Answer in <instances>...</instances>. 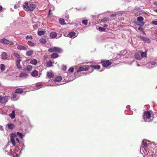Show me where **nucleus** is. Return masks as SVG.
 Returning <instances> with one entry per match:
<instances>
[{
  "instance_id": "obj_7",
  "label": "nucleus",
  "mask_w": 157,
  "mask_h": 157,
  "mask_svg": "<svg viewBox=\"0 0 157 157\" xmlns=\"http://www.w3.org/2000/svg\"><path fill=\"white\" fill-rule=\"evenodd\" d=\"M21 59H18L16 62V66L18 69H21L22 68L20 64V62L21 61Z\"/></svg>"
},
{
  "instance_id": "obj_41",
  "label": "nucleus",
  "mask_w": 157,
  "mask_h": 157,
  "mask_svg": "<svg viewBox=\"0 0 157 157\" xmlns=\"http://www.w3.org/2000/svg\"><path fill=\"white\" fill-rule=\"evenodd\" d=\"M17 134L21 138H23V135L22 133L19 132H17Z\"/></svg>"
},
{
  "instance_id": "obj_34",
  "label": "nucleus",
  "mask_w": 157,
  "mask_h": 157,
  "mask_svg": "<svg viewBox=\"0 0 157 157\" xmlns=\"http://www.w3.org/2000/svg\"><path fill=\"white\" fill-rule=\"evenodd\" d=\"M11 142L12 144L13 145L15 146V143L13 137H11L10 138Z\"/></svg>"
},
{
  "instance_id": "obj_50",
  "label": "nucleus",
  "mask_w": 157,
  "mask_h": 157,
  "mask_svg": "<svg viewBox=\"0 0 157 157\" xmlns=\"http://www.w3.org/2000/svg\"><path fill=\"white\" fill-rule=\"evenodd\" d=\"M65 17L66 18H69V15L67 14V13H66L65 14Z\"/></svg>"
},
{
  "instance_id": "obj_59",
  "label": "nucleus",
  "mask_w": 157,
  "mask_h": 157,
  "mask_svg": "<svg viewBox=\"0 0 157 157\" xmlns=\"http://www.w3.org/2000/svg\"><path fill=\"white\" fill-rule=\"evenodd\" d=\"M16 140L17 141H18V142L19 141V139H18V138H17V139H16Z\"/></svg>"
},
{
  "instance_id": "obj_21",
  "label": "nucleus",
  "mask_w": 157,
  "mask_h": 157,
  "mask_svg": "<svg viewBox=\"0 0 157 157\" xmlns=\"http://www.w3.org/2000/svg\"><path fill=\"white\" fill-rule=\"evenodd\" d=\"M58 54L56 53H53L51 55V57L52 58H56L58 57Z\"/></svg>"
},
{
  "instance_id": "obj_19",
  "label": "nucleus",
  "mask_w": 157,
  "mask_h": 157,
  "mask_svg": "<svg viewBox=\"0 0 157 157\" xmlns=\"http://www.w3.org/2000/svg\"><path fill=\"white\" fill-rule=\"evenodd\" d=\"M7 57V53L5 52L2 53L1 58L2 59H5Z\"/></svg>"
},
{
  "instance_id": "obj_47",
  "label": "nucleus",
  "mask_w": 157,
  "mask_h": 157,
  "mask_svg": "<svg viewBox=\"0 0 157 157\" xmlns=\"http://www.w3.org/2000/svg\"><path fill=\"white\" fill-rule=\"evenodd\" d=\"M152 23L155 25H157V21H152Z\"/></svg>"
},
{
  "instance_id": "obj_51",
  "label": "nucleus",
  "mask_w": 157,
  "mask_h": 157,
  "mask_svg": "<svg viewBox=\"0 0 157 157\" xmlns=\"http://www.w3.org/2000/svg\"><path fill=\"white\" fill-rule=\"evenodd\" d=\"M155 62H151V64H152V65H155Z\"/></svg>"
},
{
  "instance_id": "obj_1",
  "label": "nucleus",
  "mask_w": 157,
  "mask_h": 157,
  "mask_svg": "<svg viewBox=\"0 0 157 157\" xmlns=\"http://www.w3.org/2000/svg\"><path fill=\"white\" fill-rule=\"evenodd\" d=\"M36 6L37 5L36 4L33 3H31L29 5L28 2H25L23 7L24 9H26L25 10L27 11H32L36 8Z\"/></svg>"
},
{
  "instance_id": "obj_53",
  "label": "nucleus",
  "mask_w": 157,
  "mask_h": 157,
  "mask_svg": "<svg viewBox=\"0 0 157 157\" xmlns=\"http://www.w3.org/2000/svg\"><path fill=\"white\" fill-rule=\"evenodd\" d=\"M138 29L139 30H141L143 29V28L140 27H139L138 28Z\"/></svg>"
},
{
  "instance_id": "obj_10",
  "label": "nucleus",
  "mask_w": 157,
  "mask_h": 157,
  "mask_svg": "<svg viewBox=\"0 0 157 157\" xmlns=\"http://www.w3.org/2000/svg\"><path fill=\"white\" fill-rule=\"evenodd\" d=\"M76 33L74 32H71L67 36L71 38H74L76 37L75 35Z\"/></svg>"
},
{
  "instance_id": "obj_16",
  "label": "nucleus",
  "mask_w": 157,
  "mask_h": 157,
  "mask_svg": "<svg viewBox=\"0 0 157 157\" xmlns=\"http://www.w3.org/2000/svg\"><path fill=\"white\" fill-rule=\"evenodd\" d=\"M135 57L136 59L138 60H140L142 58L141 55L138 53L135 54Z\"/></svg>"
},
{
  "instance_id": "obj_55",
  "label": "nucleus",
  "mask_w": 157,
  "mask_h": 157,
  "mask_svg": "<svg viewBox=\"0 0 157 157\" xmlns=\"http://www.w3.org/2000/svg\"><path fill=\"white\" fill-rule=\"evenodd\" d=\"M108 26V25L106 24H104V25H103V26L104 27H107Z\"/></svg>"
},
{
  "instance_id": "obj_20",
  "label": "nucleus",
  "mask_w": 157,
  "mask_h": 157,
  "mask_svg": "<svg viewBox=\"0 0 157 157\" xmlns=\"http://www.w3.org/2000/svg\"><path fill=\"white\" fill-rule=\"evenodd\" d=\"M57 35L56 33L55 32H52L50 33V36L52 38H55L56 36Z\"/></svg>"
},
{
  "instance_id": "obj_12",
  "label": "nucleus",
  "mask_w": 157,
  "mask_h": 157,
  "mask_svg": "<svg viewBox=\"0 0 157 157\" xmlns=\"http://www.w3.org/2000/svg\"><path fill=\"white\" fill-rule=\"evenodd\" d=\"M28 76V75L25 72H21L19 74V77L24 78H27Z\"/></svg>"
},
{
  "instance_id": "obj_8",
  "label": "nucleus",
  "mask_w": 157,
  "mask_h": 157,
  "mask_svg": "<svg viewBox=\"0 0 157 157\" xmlns=\"http://www.w3.org/2000/svg\"><path fill=\"white\" fill-rule=\"evenodd\" d=\"M31 75L33 77H36L39 75L38 72L36 70H34L31 72Z\"/></svg>"
},
{
  "instance_id": "obj_56",
  "label": "nucleus",
  "mask_w": 157,
  "mask_h": 157,
  "mask_svg": "<svg viewBox=\"0 0 157 157\" xmlns=\"http://www.w3.org/2000/svg\"><path fill=\"white\" fill-rule=\"evenodd\" d=\"M154 5H155L156 6H157V2H155L154 3Z\"/></svg>"
},
{
  "instance_id": "obj_39",
  "label": "nucleus",
  "mask_w": 157,
  "mask_h": 157,
  "mask_svg": "<svg viewBox=\"0 0 157 157\" xmlns=\"http://www.w3.org/2000/svg\"><path fill=\"white\" fill-rule=\"evenodd\" d=\"M99 30L101 32L105 31V29L102 27H100L98 28Z\"/></svg>"
},
{
  "instance_id": "obj_26",
  "label": "nucleus",
  "mask_w": 157,
  "mask_h": 157,
  "mask_svg": "<svg viewBox=\"0 0 157 157\" xmlns=\"http://www.w3.org/2000/svg\"><path fill=\"white\" fill-rule=\"evenodd\" d=\"M40 42L43 44H45L46 43V40L45 39L41 38L39 40Z\"/></svg>"
},
{
  "instance_id": "obj_13",
  "label": "nucleus",
  "mask_w": 157,
  "mask_h": 157,
  "mask_svg": "<svg viewBox=\"0 0 157 157\" xmlns=\"http://www.w3.org/2000/svg\"><path fill=\"white\" fill-rule=\"evenodd\" d=\"M32 66L31 65H29L26 66L25 68L24 69V70L25 71H30L32 70Z\"/></svg>"
},
{
  "instance_id": "obj_36",
  "label": "nucleus",
  "mask_w": 157,
  "mask_h": 157,
  "mask_svg": "<svg viewBox=\"0 0 157 157\" xmlns=\"http://www.w3.org/2000/svg\"><path fill=\"white\" fill-rule=\"evenodd\" d=\"M109 20L107 18H104L103 19H101V22L105 23L106 22H107L108 21H109Z\"/></svg>"
},
{
  "instance_id": "obj_6",
  "label": "nucleus",
  "mask_w": 157,
  "mask_h": 157,
  "mask_svg": "<svg viewBox=\"0 0 157 157\" xmlns=\"http://www.w3.org/2000/svg\"><path fill=\"white\" fill-rule=\"evenodd\" d=\"M8 100V97L6 96L2 97V96H0V102L2 104H4L7 102Z\"/></svg>"
},
{
  "instance_id": "obj_27",
  "label": "nucleus",
  "mask_w": 157,
  "mask_h": 157,
  "mask_svg": "<svg viewBox=\"0 0 157 157\" xmlns=\"http://www.w3.org/2000/svg\"><path fill=\"white\" fill-rule=\"evenodd\" d=\"M7 126L8 128L10 129H13L14 127L13 124H8Z\"/></svg>"
},
{
  "instance_id": "obj_31",
  "label": "nucleus",
  "mask_w": 157,
  "mask_h": 157,
  "mask_svg": "<svg viewBox=\"0 0 157 157\" xmlns=\"http://www.w3.org/2000/svg\"><path fill=\"white\" fill-rule=\"evenodd\" d=\"M13 56L16 57L18 59H21L20 55H19L18 53H14L13 54Z\"/></svg>"
},
{
  "instance_id": "obj_22",
  "label": "nucleus",
  "mask_w": 157,
  "mask_h": 157,
  "mask_svg": "<svg viewBox=\"0 0 157 157\" xmlns=\"http://www.w3.org/2000/svg\"><path fill=\"white\" fill-rule=\"evenodd\" d=\"M37 63V61L36 59H33L31 60L30 63L33 65H36Z\"/></svg>"
},
{
  "instance_id": "obj_49",
  "label": "nucleus",
  "mask_w": 157,
  "mask_h": 157,
  "mask_svg": "<svg viewBox=\"0 0 157 157\" xmlns=\"http://www.w3.org/2000/svg\"><path fill=\"white\" fill-rule=\"evenodd\" d=\"M116 14H111L110 15V17H115L116 16Z\"/></svg>"
},
{
  "instance_id": "obj_60",
  "label": "nucleus",
  "mask_w": 157,
  "mask_h": 157,
  "mask_svg": "<svg viewBox=\"0 0 157 157\" xmlns=\"http://www.w3.org/2000/svg\"><path fill=\"white\" fill-rule=\"evenodd\" d=\"M66 67H64V68H63V69H64V70H66Z\"/></svg>"
},
{
  "instance_id": "obj_3",
  "label": "nucleus",
  "mask_w": 157,
  "mask_h": 157,
  "mask_svg": "<svg viewBox=\"0 0 157 157\" xmlns=\"http://www.w3.org/2000/svg\"><path fill=\"white\" fill-rule=\"evenodd\" d=\"M48 51L50 52H56L58 53H61L62 52L63 50L60 48L54 47L49 48Z\"/></svg>"
},
{
  "instance_id": "obj_30",
  "label": "nucleus",
  "mask_w": 157,
  "mask_h": 157,
  "mask_svg": "<svg viewBox=\"0 0 157 157\" xmlns=\"http://www.w3.org/2000/svg\"><path fill=\"white\" fill-rule=\"evenodd\" d=\"M45 31L44 30L40 31L38 32L37 33L39 36H41L45 33Z\"/></svg>"
},
{
  "instance_id": "obj_44",
  "label": "nucleus",
  "mask_w": 157,
  "mask_h": 157,
  "mask_svg": "<svg viewBox=\"0 0 157 157\" xmlns=\"http://www.w3.org/2000/svg\"><path fill=\"white\" fill-rule=\"evenodd\" d=\"M26 39H31L32 40L33 39V37L31 35H30L29 36L28 35L26 36Z\"/></svg>"
},
{
  "instance_id": "obj_48",
  "label": "nucleus",
  "mask_w": 157,
  "mask_h": 157,
  "mask_svg": "<svg viewBox=\"0 0 157 157\" xmlns=\"http://www.w3.org/2000/svg\"><path fill=\"white\" fill-rule=\"evenodd\" d=\"M19 6L18 5H16L14 6V7L15 9H18Z\"/></svg>"
},
{
  "instance_id": "obj_2",
  "label": "nucleus",
  "mask_w": 157,
  "mask_h": 157,
  "mask_svg": "<svg viewBox=\"0 0 157 157\" xmlns=\"http://www.w3.org/2000/svg\"><path fill=\"white\" fill-rule=\"evenodd\" d=\"M143 119L145 122H150L151 121V114L149 111H145L143 116Z\"/></svg>"
},
{
  "instance_id": "obj_23",
  "label": "nucleus",
  "mask_w": 157,
  "mask_h": 157,
  "mask_svg": "<svg viewBox=\"0 0 157 157\" xmlns=\"http://www.w3.org/2000/svg\"><path fill=\"white\" fill-rule=\"evenodd\" d=\"M33 51L32 50H30L28 51L26 53V55L28 56H30L33 54Z\"/></svg>"
},
{
  "instance_id": "obj_32",
  "label": "nucleus",
  "mask_w": 157,
  "mask_h": 157,
  "mask_svg": "<svg viewBox=\"0 0 157 157\" xmlns=\"http://www.w3.org/2000/svg\"><path fill=\"white\" fill-rule=\"evenodd\" d=\"M147 51H146L145 52H141V55L142 57V58L143 57H147V53H146Z\"/></svg>"
},
{
  "instance_id": "obj_29",
  "label": "nucleus",
  "mask_w": 157,
  "mask_h": 157,
  "mask_svg": "<svg viewBox=\"0 0 157 157\" xmlns=\"http://www.w3.org/2000/svg\"><path fill=\"white\" fill-rule=\"evenodd\" d=\"M59 22L60 24L61 25H63L65 24V20L64 19L62 18H60L59 20Z\"/></svg>"
},
{
  "instance_id": "obj_35",
  "label": "nucleus",
  "mask_w": 157,
  "mask_h": 157,
  "mask_svg": "<svg viewBox=\"0 0 157 157\" xmlns=\"http://www.w3.org/2000/svg\"><path fill=\"white\" fill-rule=\"evenodd\" d=\"M0 69L2 71H3L5 70V66L4 64H2L1 65Z\"/></svg>"
},
{
  "instance_id": "obj_18",
  "label": "nucleus",
  "mask_w": 157,
  "mask_h": 157,
  "mask_svg": "<svg viewBox=\"0 0 157 157\" xmlns=\"http://www.w3.org/2000/svg\"><path fill=\"white\" fill-rule=\"evenodd\" d=\"M90 67L95 69L97 70H99L100 68V65H90Z\"/></svg>"
},
{
  "instance_id": "obj_45",
  "label": "nucleus",
  "mask_w": 157,
  "mask_h": 157,
  "mask_svg": "<svg viewBox=\"0 0 157 157\" xmlns=\"http://www.w3.org/2000/svg\"><path fill=\"white\" fill-rule=\"evenodd\" d=\"M74 70V68L72 67H70L68 70V71L71 73H72L73 72Z\"/></svg>"
},
{
  "instance_id": "obj_57",
  "label": "nucleus",
  "mask_w": 157,
  "mask_h": 157,
  "mask_svg": "<svg viewBox=\"0 0 157 157\" xmlns=\"http://www.w3.org/2000/svg\"><path fill=\"white\" fill-rule=\"evenodd\" d=\"M153 10L154 12L157 13V9H155L154 10Z\"/></svg>"
},
{
  "instance_id": "obj_42",
  "label": "nucleus",
  "mask_w": 157,
  "mask_h": 157,
  "mask_svg": "<svg viewBox=\"0 0 157 157\" xmlns=\"http://www.w3.org/2000/svg\"><path fill=\"white\" fill-rule=\"evenodd\" d=\"M144 41L146 42H147L148 43H150L151 42L150 40L148 38H147V37H145Z\"/></svg>"
},
{
  "instance_id": "obj_33",
  "label": "nucleus",
  "mask_w": 157,
  "mask_h": 157,
  "mask_svg": "<svg viewBox=\"0 0 157 157\" xmlns=\"http://www.w3.org/2000/svg\"><path fill=\"white\" fill-rule=\"evenodd\" d=\"M144 19L143 17L141 16H140L137 18V20L138 21H143Z\"/></svg>"
},
{
  "instance_id": "obj_46",
  "label": "nucleus",
  "mask_w": 157,
  "mask_h": 157,
  "mask_svg": "<svg viewBox=\"0 0 157 157\" xmlns=\"http://www.w3.org/2000/svg\"><path fill=\"white\" fill-rule=\"evenodd\" d=\"M143 145H144V147H147L148 146V145L146 142H144V143Z\"/></svg>"
},
{
  "instance_id": "obj_25",
  "label": "nucleus",
  "mask_w": 157,
  "mask_h": 157,
  "mask_svg": "<svg viewBox=\"0 0 157 157\" xmlns=\"http://www.w3.org/2000/svg\"><path fill=\"white\" fill-rule=\"evenodd\" d=\"M52 62L51 61H49L46 63V67H49L52 66Z\"/></svg>"
},
{
  "instance_id": "obj_62",
  "label": "nucleus",
  "mask_w": 157,
  "mask_h": 157,
  "mask_svg": "<svg viewBox=\"0 0 157 157\" xmlns=\"http://www.w3.org/2000/svg\"><path fill=\"white\" fill-rule=\"evenodd\" d=\"M144 33L145 34V33L144 32Z\"/></svg>"
},
{
  "instance_id": "obj_40",
  "label": "nucleus",
  "mask_w": 157,
  "mask_h": 157,
  "mask_svg": "<svg viewBox=\"0 0 157 157\" xmlns=\"http://www.w3.org/2000/svg\"><path fill=\"white\" fill-rule=\"evenodd\" d=\"M17 96L16 94H13L12 96V99H16L17 98Z\"/></svg>"
},
{
  "instance_id": "obj_28",
  "label": "nucleus",
  "mask_w": 157,
  "mask_h": 157,
  "mask_svg": "<svg viewBox=\"0 0 157 157\" xmlns=\"http://www.w3.org/2000/svg\"><path fill=\"white\" fill-rule=\"evenodd\" d=\"M27 44L30 46L34 47L35 46V44L34 43L31 41H29L28 42Z\"/></svg>"
},
{
  "instance_id": "obj_37",
  "label": "nucleus",
  "mask_w": 157,
  "mask_h": 157,
  "mask_svg": "<svg viewBox=\"0 0 157 157\" xmlns=\"http://www.w3.org/2000/svg\"><path fill=\"white\" fill-rule=\"evenodd\" d=\"M137 36L138 38H140V39H141V40H143L144 41V40H145V37L141 36L140 35H137Z\"/></svg>"
},
{
  "instance_id": "obj_14",
  "label": "nucleus",
  "mask_w": 157,
  "mask_h": 157,
  "mask_svg": "<svg viewBox=\"0 0 157 157\" xmlns=\"http://www.w3.org/2000/svg\"><path fill=\"white\" fill-rule=\"evenodd\" d=\"M23 91L22 89L19 88L16 89L14 91V92L16 93H22Z\"/></svg>"
},
{
  "instance_id": "obj_52",
  "label": "nucleus",
  "mask_w": 157,
  "mask_h": 157,
  "mask_svg": "<svg viewBox=\"0 0 157 157\" xmlns=\"http://www.w3.org/2000/svg\"><path fill=\"white\" fill-rule=\"evenodd\" d=\"M0 130L2 131L3 130V128L2 126H0Z\"/></svg>"
},
{
  "instance_id": "obj_15",
  "label": "nucleus",
  "mask_w": 157,
  "mask_h": 157,
  "mask_svg": "<svg viewBox=\"0 0 157 157\" xmlns=\"http://www.w3.org/2000/svg\"><path fill=\"white\" fill-rule=\"evenodd\" d=\"M15 110H13L12 113L9 114V116L12 119H13L15 117Z\"/></svg>"
},
{
  "instance_id": "obj_38",
  "label": "nucleus",
  "mask_w": 157,
  "mask_h": 157,
  "mask_svg": "<svg viewBox=\"0 0 157 157\" xmlns=\"http://www.w3.org/2000/svg\"><path fill=\"white\" fill-rule=\"evenodd\" d=\"M144 24V22L143 21H139L138 23L136 24L140 26H143Z\"/></svg>"
},
{
  "instance_id": "obj_11",
  "label": "nucleus",
  "mask_w": 157,
  "mask_h": 157,
  "mask_svg": "<svg viewBox=\"0 0 157 157\" xmlns=\"http://www.w3.org/2000/svg\"><path fill=\"white\" fill-rule=\"evenodd\" d=\"M17 48L19 50H23L26 51L27 48L25 47L22 45H17Z\"/></svg>"
},
{
  "instance_id": "obj_5",
  "label": "nucleus",
  "mask_w": 157,
  "mask_h": 157,
  "mask_svg": "<svg viewBox=\"0 0 157 157\" xmlns=\"http://www.w3.org/2000/svg\"><path fill=\"white\" fill-rule=\"evenodd\" d=\"M90 68L88 65H84L82 67H79L77 71V72L78 73L83 71H86L88 70Z\"/></svg>"
},
{
  "instance_id": "obj_9",
  "label": "nucleus",
  "mask_w": 157,
  "mask_h": 157,
  "mask_svg": "<svg viewBox=\"0 0 157 157\" xmlns=\"http://www.w3.org/2000/svg\"><path fill=\"white\" fill-rule=\"evenodd\" d=\"M0 42L2 44H9L10 41L5 38H3L0 40Z\"/></svg>"
},
{
  "instance_id": "obj_43",
  "label": "nucleus",
  "mask_w": 157,
  "mask_h": 157,
  "mask_svg": "<svg viewBox=\"0 0 157 157\" xmlns=\"http://www.w3.org/2000/svg\"><path fill=\"white\" fill-rule=\"evenodd\" d=\"M88 21L86 20H84L82 21V23L85 25H87Z\"/></svg>"
},
{
  "instance_id": "obj_4",
  "label": "nucleus",
  "mask_w": 157,
  "mask_h": 157,
  "mask_svg": "<svg viewBox=\"0 0 157 157\" xmlns=\"http://www.w3.org/2000/svg\"><path fill=\"white\" fill-rule=\"evenodd\" d=\"M101 63L102 64V66L105 67H109L112 64V62L109 60H102L101 61Z\"/></svg>"
},
{
  "instance_id": "obj_24",
  "label": "nucleus",
  "mask_w": 157,
  "mask_h": 157,
  "mask_svg": "<svg viewBox=\"0 0 157 157\" xmlns=\"http://www.w3.org/2000/svg\"><path fill=\"white\" fill-rule=\"evenodd\" d=\"M62 78L61 76H58L55 78L54 81L56 82H59L62 80Z\"/></svg>"
},
{
  "instance_id": "obj_17",
  "label": "nucleus",
  "mask_w": 157,
  "mask_h": 157,
  "mask_svg": "<svg viewBox=\"0 0 157 157\" xmlns=\"http://www.w3.org/2000/svg\"><path fill=\"white\" fill-rule=\"evenodd\" d=\"M47 76L48 78H53L54 76V75L52 72H47Z\"/></svg>"
},
{
  "instance_id": "obj_61",
  "label": "nucleus",
  "mask_w": 157,
  "mask_h": 157,
  "mask_svg": "<svg viewBox=\"0 0 157 157\" xmlns=\"http://www.w3.org/2000/svg\"><path fill=\"white\" fill-rule=\"evenodd\" d=\"M50 11H51L50 10H49V13H50Z\"/></svg>"
},
{
  "instance_id": "obj_58",
  "label": "nucleus",
  "mask_w": 157,
  "mask_h": 157,
  "mask_svg": "<svg viewBox=\"0 0 157 157\" xmlns=\"http://www.w3.org/2000/svg\"><path fill=\"white\" fill-rule=\"evenodd\" d=\"M10 45H13V43H10Z\"/></svg>"
},
{
  "instance_id": "obj_54",
  "label": "nucleus",
  "mask_w": 157,
  "mask_h": 157,
  "mask_svg": "<svg viewBox=\"0 0 157 157\" xmlns=\"http://www.w3.org/2000/svg\"><path fill=\"white\" fill-rule=\"evenodd\" d=\"M2 9V6H0V11H1Z\"/></svg>"
}]
</instances>
